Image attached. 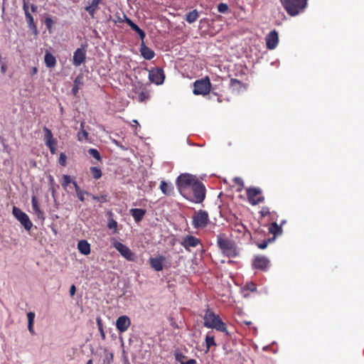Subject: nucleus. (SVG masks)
Listing matches in <instances>:
<instances>
[{"instance_id": "f257e3e1", "label": "nucleus", "mask_w": 364, "mask_h": 364, "mask_svg": "<svg viewBox=\"0 0 364 364\" xmlns=\"http://www.w3.org/2000/svg\"><path fill=\"white\" fill-rule=\"evenodd\" d=\"M217 244L222 253L228 257L234 258L240 254V250L236 243L225 234L217 236Z\"/></svg>"}, {"instance_id": "f03ea898", "label": "nucleus", "mask_w": 364, "mask_h": 364, "mask_svg": "<svg viewBox=\"0 0 364 364\" xmlns=\"http://www.w3.org/2000/svg\"><path fill=\"white\" fill-rule=\"evenodd\" d=\"M205 327L214 328L218 331L228 333L226 324L221 320L219 315L215 314L211 309H208L203 316Z\"/></svg>"}, {"instance_id": "7ed1b4c3", "label": "nucleus", "mask_w": 364, "mask_h": 364, "mask_svg": "<svg viewBox=\"0 0 364 364\" xmlns=\"http://www.w3.org/2000/svg\"><path fill=\"white\" fill-rule=\"evenodd\" d=\"M282 6L291 16H295L304 12L307 6V0H280Z\"/></svg>"}, {"instance_id": "20e7f679", "label": "nucleus", "mask_w": 364, "mask_h": 364, "mask_svg": "<svg viewBox=\"0 0 364 364\" xmlns=\"http://www.w3.org/2000/svg\"><path fill=\"white\" fill-rule=\"evenodd\" d=\"M193 92L196 95H208L211 90V83L208 76L204 78L197 80L193 83Z\"/></svg>"}, {"instance_id": "39448f33", "label": "nucleus", "mask_w": 364, "mask_h": 364, "mask_svg": "<svg viewBox=\"0 0 364 364\" xmlns=\"http://www.w3.org/2000/svg\"><path fill=\"white\" fill-rule=\"evenodd\" d=\"M110 243L112 247H114L122 257L127 259L129 261H134L135 259V255L132 250L126 245L119 242L118 240L115 237H112L110 239Z\"/></svg>"}, {"instance_id": "423d86ee", "label": "nucleus", "mask_w": 364, "mask_h": 364, "mask_svg": "<svg viewBox=\"0 0 364 364\" xmlns=\"http://www.w3.org/2000/svg\"><path fill=\"white\" fill-rule=\"evenodd\" d=\"M198 179L196 176L189 173H181L178 176L176 181V184L179 190L185 189L187 188H192L193 183L197 182Z\"/></svg>"}, {"instance_id": "0eeeda50", "label": "nucleus", "mask_w": 364, "mask_h": 364, "mask_svg": "<svg viewBox=\"0 0 364 364\" xmlns=\"http://www.w3.org/2000/svg\"><path fill=\"white\" fill-rule=\"evenodd\" d=\"M246 192L248 201L252 205H257L264 200V198L262 195V191L259 188H248Z\"/></svg>"}, {"instance_id": "6e6552de", "label": "nucleus", "mask_w": 364, "mask_h": 364, "mask_svg": "<svg viewBox=\"0 0 364 364\" xmlns=\"http://www.w3.org/2000/svg\"><path fill=\"white\" fill-rule=\"evenodd\" d=\"M194 228H205L208 223V214L206 211L200 210L194 213L192 217Z\"/></svg>"}, {"instance_id": "1a4fd4ad", "label": "nucleus", "mask_w": 364, "mask_h": 364, "mask_svg": "<svg viewBox=\"0 0 364 364\" xmlns=\"http://www.w3.org/2000/svg\"><path fill=\"white\" fill-rule=\"evenodd\" d=\"M132 99L136 100L139 102H146L150 98L149 90L141 86L135 87L131 92L129 95Z\"/></svg>"}, {"instance_id": "9d476101", "label": "nucleus", "mask_w": 364, "mask_h": 364, "mask_svg": "<svg viewBox=\"0 0 364 364\" xmlns=\"http://www.w3.org/2000/svg\"><path fill=\"white\" fill-rule=\"evenodd\" d=\"M191 189L193 193V200L196 203H201L205 197V188L203 183L198 180L193 183Z\"/></svg>"}, {"instance_id": "9b49d317", "label": "nucleus", "mask_w": 364, "mask_h": 364, "mask_svg": "<svg viewBox=\"0 0 364 364\" xmlns=\"http://www.w3.org/2000/svg\"><path fill=\"white\" fill-rule=\"evenodd\" d=\"M13 215L18 220L23 228H32L33 224L29 219L28 215L23 212L20 208L14 206L12 210Z\"/></svg>"}, {"instance_id": "f8f14e48", "label": "nucleus", "mask_w": 364, "mask_h": 364, "mask_svg": "<svg viewBox=\"0 0 364 364\" xmlns=\"http://www.w3.org/2000/svg\"><path fill=\"white\" fill-rule=\"evenodd\" d=\"M149 79L151 82L156 85L163 84L165 79L164 70L160 68L151 69L149 73Z\"/></svg>"}, {"instance_id": "ddd939ff", "label": "nucleus", "mask_w": 364, "mask_h": 364, "mask_svg": "<svg viewBox=\"0 0 364 364\" xmlns=\"http://www.w3.org/2000/svg\"><path fill=\"white\" fill-rule=\"evenodd\" d=\"M270 261L264 255H256L252 260V267L254 269L266 271L268 269Z\"/></svg>"}, {"instance_id": "4468645a", "label": "nucleus", "mask_w": 364, "mask_h": 364, "mask_svg": "<svg viewBox=\"0 0 364 364\" xmlns=\"http://www.w3.org/2000/svg\"><path fill=\"white\" fill-rule=\"evenodd\" d=\"M266 45L267 48L269 50L274 49L279 42V36L278 33L273 30L269 33V34L266 36Z\"/></svg>"}, {"instance_id": "2eb2a0df", "label": "nucleus", "mask_w": 364, "mask_h": 364, "mask_svg": "<svg viewBox=\"0 0 364 364\" xmlns=\"http://www.w3.org/2000/svg\"><path fill=\"white\" fill-rule=\"evenodd\" d=\"M269 232L272 235V237L262 241V242L257 243V247L261 249H265L269 242L274 241L275 238L282 234V229H269Z\"/></svg>"}, {"instance_id": "dca6fc26", "label": "nucleus", "mask_w": 364, "mask_h": 364, "mask_svg": "<svg viewBox=\"0 0 364 364\" xmlns=\"http://www.w3.org/2000/svg\"><path fill=\"white\" fill-rule=\"evenodd\" d=\"M131 325V320L127 316H120L116 321V327L119 332L128 330Z\"/></svg>"}, {"instance_id": "f3484780", "label": "nucleus", "mask_w": 364, "mask_h": 364, "mask_svg": "<svg viewBox=\"0 0 364 364\" xmlns=\"http://www.w3.org/2000/svg\"><path fill=\"white\" fill-rule=\"evenodd\" d=\"M186 250H189L190 247H196L200 244V240L197 237L192 235H187L180 242Z\"/></svg>"}, {"instance_id": "a211bd4d", "label": "nucleus", "mask_w": 364, "mask_h": 364, "mask_svg": "<svg viewBox=\"0 0 364 364\" xmlns=\"http://www.w3.org/2000/svg\"><path fill=\"white\" fill-rule=\"evenodd\" d=\"M166 260V257L163 255H159L156 257L150 258L149 264L151 267L157 272H160L163 269V264Z\"/></svg>"}, {"instance_id": "6ab92c4d", "label": "nucleus", "mask_w": 364, "mask_h": 364, "mask_svg": "<svg viewBox=\"0 0 364 364\" xmlns=\"http://www.w3.org/2000/svg\"><path fill=\"white\" fill-rule=\"evenodd\" d=\"M45 144L48 147L56 146L57 140L53 138V133L47 127H43Z\"/></svg>"}, {"instance_id": "aec40b11", "label": "nucleus", "mask_w": 364, "mask_h": 364, "mask_svg": "<svg viewBox=\"0 0 364 364\" xmlns=\"http://www.w3.org/2000/svg\"><path fill=\"white\" fill-rule=\"evenodd\" d=\"M31 203H32V210L35 215L38 218L39 220H44V213L40 209L38 200L35 196H33L31 198Z\"/></svg>"}, {"instance_id": "412c9836", "label": "nucleus", "mask_w": 364, "mask_h": 364, "mask_svg": "<svg viewBox=\"0 0 364 364\" xmlns=\"http://www.w3.org/2000/svg\"><path fill=\"white\" fill-rule=\"evenodd\" d=\"M140 52L141 56L146 60H151L155 56L154 51L145 46L144 42L141 45Z\"/></svg>"}, {"instance_id": "4be33fe9", "label": "nucleus", "mask_w": 364, "mask_h": 364, "mask_svg": "<svg viewBox=\"0 0 364 364\" xmlns=\"http://www.w3.org/2000/svg\"><path fill=\"white\" fill-rule=\"evenodd\" d=\"M85 59V53L81 48H77L73 55V64L76 66L80 65Z\"/></svg>"}, {"instance_id": "5701e85b", "label": "nucleus", "mask_w": 364, "mask_h": 364, "mask_svg": "<svg viewBox=\"0 0 364 364\" xmlns=\"http://www.w3.org/2000/svg\"><path fill=\"white\" fill-rule=\"evenodd\" d=\"M146 213V210L142 208H132L129 210L130 215L134 218L136 222L141 221Z\"/></svg>"}, {"instance_id": "b1692460", "label": "nucleus", "mask_w": 364, "mask_h": 364, "mask_svg": "<svg viewBox=\"0 0 364 364\" xmlns=\"http://www.w3.org/2000/svg\"><path fill=\"white\" fill-rule=\"evenodd\" d=\"M112 21L114 23H122L126 22L127 23V20H131L129 18L127 15L122 11H117L112 17H111Z\"/></svg>"}, {"instance_id": "393cba45", "label": "nucleus", "mask_w": 364, "mask_h": 364, "mask_svg": "<svg viewBox=\"0 0 364 364\" xmlns=\"http://www.w3.org/2000/svg\"><path fill=\"white\" fill-rule=\"evenodd\" d=\"M25 16L28 23V28L31 31H32L33 33L36 36L38 34V30L37 26L34 23L33 17L30 12H26Z\"/></svg>"}, {"instance_id": "a878e982", "label": "nucleus", "mask_w": 364, "mask_h": 364, "mask_svg": "<svg viewBox=\"0 0 364 364\" xmlns=\"http://www.w3.org/2000/svg\"><path fill=\"white\" fill-rule=\"evenodd\" d=\"M160 190L166 196H171L173 192V187L171 183L161 181L160 183Z\"/></svg>"}, {"instance_id": "bb28decb", "label": "nucleus", "mask_w": 364, "mask_h": 364, "mask_svg": "<svg viewBox=\"0 0 364 364\" xmlns=\"http://www.w3.org/2000/svg\"><path fill=\"white\" fill-rule=\"evenodd\" d=\"M127 24L133 31H134L139 35L140 39L143 41L146 36L145 32L142 29H141L136 23H134L132 20H127Z\"/></svg>"}, {"instance_id": "cd10ccee", "label": "nucleus", "mask_w": 364, "mask_h": 364, "mask_svg": "<svg viewBox=\"0 0 364 364\" xmlns=\"http://www.w3.org/2000/svg\"><path fill=\"white\" fill-rule=\"evenodd\" d=\"M45 64L47 68H54L56 64V59L50 52H47L44 57Z\"/></svg>"}, {"instance_id": "c85d7f7f", "label": "nucleus", "mask_w": 364, "mask_h": 364, "mask_svg": "<svg viewBox=\"0 0 364 364\" xmlns=\"http://www.w3.org/2000/svg\"><path fill=\"white\" fill-rule=\"evenodd\" d=\"M77 248L80 253L88 255L90 252V245L86 240H80L78 242Z\"/></svg>"}, {"instance_id": "c756f323", "label": "nucleus", "mask_w": 364, "mask_h": 364, "mask_svg": "<svg viewBox=\"0 0 364 364\" xmlns=\"http://www.w3.org/2000/svg\"><path fill=\"white\" fill-rule=\"evenodd\" d=\"M89 133L84 129L83 124H81V129L77 133V139L81 142H86L88 141Z\"/></svg>"}, {"instance_id": "7c9ffc66", "label": "nucleus", "mask_w": 364, "mask_h": 364, "mask_svg": "<svg viewBox=\"0 0 364 364\" xmlns=\"http://www.w3.org/2000/svg\"><path fill=\"white\" fill-rule=\"evenodd\" d=\"M199 16L198 12L197 10L194 9L190 12H188L186 15V21L189 23H193L195 22Z\"/></svg>"}, {"instance_id": "2f4dec72", "label": "nucleus", "mask_w": 364, "mask_h": 364, "mask_svg": "<svg viewBox=\"0 0 364 364\" xmlns=\"http://www.w3.org/2000/svg\"><path fill=\"white\" fill-rule=\"evenodd\" d=\"M35 318V313L30 311L27 314L28 318V329L31 334H34L33 322Z\"/></svg>"}, {"instance_id": "473e14b6", "label": "nucleus", "mask_w": 364, "mask_h": 364, "mask_svg": "<svg viewBox=\"0 0 364 364\" xmlns=\"http://www.w3.org/2000/svg\"><path fill=\"white\" fill-rule=\"evenodd\" d=\"M92 164L95 165L92 166V178L95 179H99L102 176L101 168L97 163L92 161Z\"/></svg>"}, {"instance_id": "72a5a7b5", "label": "nucleus", "mask_w": 364, "mask_h": 364, "mask_svg": "<svg viewBox=\"0 0 364 364\" xmlns=\"http://www.w3.org/2000/svg\"><path fill=\"white\" fill-rule=\"evenodd\" d=\"M205 341L206 352H208L212 346H216L214 336H210L209 333L206 335Z\"/></svg>"}, {"instance_id": "f704fd0d", "label": "nucleus", "mask_w": 364, "mask_h": 364, "mask_svg": "<svg viewBox=\"0 0 364 364\" xmlns=\"http://www.w3.org/2000/svg\"><path fill=\"white\" fill-rule=\"evenodd\" d=\"M234 232L231 233V236L238 237L239 234H242L243 236H251V233L248 231L247 229H233Z\"/></svg>"}, {"instance_id": "c9c22d12", "label": "nucleus", "mask_w": 364, "mask_h": 364, "mask_svg": "<svg viewBox=\"0 0 364 364\" xmlns=\"http://www.w3.org/2000/svg\"><path fill=\"white\" fill-rule=\"evenodd\" d=\"M103 1L104 0H92V16L97 9H100L101 6L105 8V4Z\"/></svg>"}, {"instance_id": "e433bc0d", "label": "nucleus", "mask_w": 364, "mask_h": 364, "mask_svg": "<svg viewBox=\"0 0 364 364\" xmlns=\"http://www.w3.org/2000/svg\"><path fill=\"white\" fill-rule=\"evenodd\" d=\"M73 186L75 189L76 194H77V196L79 198V200H80L81 201H83L85 200V198H84L85 193L80 190V188L78 186L76 181H73Z\"/></svg>"}, {"instance_id": "4c0bfd02", "label": "nucleus", "mask_w": 364, "mask_h": 364, "mask_svg": "<svg viewBox=\"0 0 364 364\" xmlns=\"http://www.w3.org/2000/svg\"><path fill=\"white\" fill-rule=\"evenodd\" d=\"M73 180L70 178V176L68 175H63V181H62V186L63 188H66L70 183L73 184Z\"/></svg>"}, {"instance_id": "58836bf2", "label": "nucleus", "mask_w": 364, "mask_h": 364, "mask_svg": "<svg viewBox=\"0 0 364 364\" xmlns=\"http://www.w3.org/2000/svg\"><path fill=\"white\" fill-rule=\"evenodd\" d=\"M92 200L100 203H103L107 202V195L102 194L100 196H92Z\"/></svg>"}, {"instance_id": "ea45409f", "label": "nucleus", "mask_w": 364, "mask_h": 364, "mask_svg": "<svg viewBox=\"0 0 364 364\" xmlns=\"http://www.w3.org/2000/svg\"><path fill=\"white\" fill-rule=\"evenodd\" d=\"M218 12L222 13V14L227 13L228 11V4H225V3H220L218 5Z\"/></svg>"}, {"instance_id": "a19ab883", "label": "nucleus", "mask_w": 364, "mask_h": 364, "mask_svg": "<svg viewBox=\"0 0 364 364\" xmlns=\"http://www.w3.org/2000/svg\"><path fill=\"white\" fill-rule=\"evenodd\" d=\"M92 158L97 161L99 163H102L101 155L97 149H92Z\"/></svg>"}, {"instance_id": "79ce46f5", "label": "nucleus", "mask_w": 364, "mask_h": 364, "mask_svg": "<svg viewBox=\"0 0 364 364\" xmlns=\"http://www.w3.org/2000/svg\"><path fill=\"white\" fill-rule=\"evenodd\" d=\"M233 181L235 184L238 185L240 188L237 190L238 191H240L242 188L244 186V181L240 177H235L233 179Z\"/></svg>"}, {"instance_id": "37998d69", "label": "nucleus", "mask_w": 364, "mask_h": 364, "mask_svg": "<svg viewBox=\"0 0 364 364\" xmlns=\"http://www.w3.org/2000/svg\"><path fill=\"white\" fill-rule=\"evenodd\" d=\"M97 322L99 331H100V334H101V337L104 340L105 338V332H104V330H103V328H102V324L100 318H97Z\"/></svg>"}, {"instance_id": "c03bdc74", "label": "nucleus", "mask_w": 364, "mask_h": 364, "mask_svg": "<svg viewBox=\"0 0 364 364\" xmlns=\"http://www.w3.org/2000/svg\"><path fill=\"white\" fill-rule=\"evenodd\" d=\"M53 21L52 20L51 18L47 17L45 19V25L49 31H50V29L53 26Z\"/></svg>"}, {"instance_id": "a18cd8bd", "label": "nucleus", "mask_w": 364, "mask_h": 364, "mask_svg": "<svg viewBox=\"0 0 364 364\" xmlns=\"http://www.w3.org/2000/svg\"><path fill=\"white\" fill-rule=\"evenodd\" d=\"M66 159H67L66 155L64 153H60V157H59V161H58L59 164L61 166H65Z\"/></svg>"}, {"instance_id": "49530a36", "label": "nucleus", "mask_w": 364, "mask_h": 364, "mask_svg": "<svg viewBox=\"0 0 364 364\" xmlns=\"http://www.w3.org/2000/svg\"><path fill=\"white\" fill-rule=\"evenodd\" d=\"M246 287L248 290H250L252 292L256 291L257 290V286L253 282L247 283Z\"/></svg>"}, {"instance_id": "de8ad7c7", "label": "nucleus", "mask_w": 364, "mask_h": 364, "mask_svg": "<svg viewBox=\"0 0 364 364\" xmlns=\"http://www.w3.org/2000/svg\"><path fill=\"white\" fill-rule=\"evenodd\" d=\"M286 223L285 220H282L280 223V225H279L278 223L277 222H272L271 223V225L269 228H282V226L283 225H284V223Z\"/></svg>"}, {"instance_id": "09e8293b", "label": "nucleus", "mask_w": 364, "mask_h": 364, "mask_svg": "<svg viewBox=\"0 0 364 364\" xmlns=\"http://www.w3.org/2000/svg\"><path fill=\"white\" fill-rule=\"evenodd\" d=\"M23 9L24 11L25 14L28 11V4L26 0H23Z\"/></svg>"}, {"instance_id": "8fccbe9b", "label": "nucleus", "mask_w": 364, "mask_h": 364, "mask_svg": "<svg viewBox=\"0 0 364 364\" xmlns=\"http://www.w3.org/2000/svg\"><path fill=\"white\" fill-rule=\"evenodd\" d=\"M76 291V288L74 284L71 285L70 288V294L71 296H74Z\"/></svg>"}, {"instance_id": "3c124183", "label": "nucleus", "mask_w": 364, "mask_h": 364, "mask_svg": "<svg viewBox=\"0 0 364 364\" xmlns=\"http://www.w3.org/2000/svg\"><path fill=\"white\" fill-rule=\"evenodd\" d=\"M117 222L113 220H112L108 224V228H117Z\"/></svg>"}, {"instance_id": "603ef678", "label": "nucleus", "mask_w": 364, "mask_h": 364, "mask_svg": "<svg viewBox=\"0 0 364 364\" xmlns=\"http://www.w3.org/2000/svg\"><path fill=\"white\" fill-rule=\"evenodd\" d=\"M240 81L237 79L232 78L230 80V85L232 86H234L235 85H240Z\"/></svg>"}, {"instance_id": "864d4df0", "label": "nucleus", "mask_w": 364, "mask_h": 364, "mask_svg": "<svg viewBox=\"0 0 364 364\" xmlns=\"http://www.w3.org/2000/svg\"><path fill=\"white\" fill-rule=\"evenodd\" d=\"M181 364H196V361L194 359H190L186 362H183Z\"/></svg>"}, {"instance_id": "5fc2aeb1", "label": "nucleus", "mask_w": 364, "mask_h": 364, "mask_svg": "<svg viewBox=\"0 0 364 364\" xmlns=\"http://www.w3.org/2000/svg\"><path fill=\"white\" fill-rule=\"evenodd\" d=\"M261 213L263 216H267L269 214V210L267 208H263L261 211Z\"/></svg>"}, {"instance_id": "6e6d98bb", "label": "nucleus", "mask_w": 364, "mask_h": 364, "mask_svg": "<svg viewBox=\"0 0 364 364\" xmlns=\"http://www.w3.org/2000/svg\"><path fill=\"white\" fill-rule=\"evenodd\" d=\"M31 10L33 13H35L38 10V6L35 4H31Z\"/></svg>"}, {"instance_id": "4d7b16f0", "label": "nucleus", "mask_w": 364, "mask_h": 364, "mask_svg": "<svg viewBox=\"0 0 364 364\" xmlns=\"http://www.w3.org/2000/svg\"><path fill=\"white\" fill-rule=\"evenodd\" d=\"M48 149H50V153H51L52 154H55V152H56V148H55V146H52V147H50V148H48Z\"/></svg>"}, {"instance_id": "13d9d810", "label": "nucleus", "mask_w": 364, "mask_h": 364, "mask_svg": "<svg viewBox=\"0 0 364 364\" xmlns=\"http://www.w3.org/2000/svg\"><path fill=\"white\" fill-rule=\"evenodd\" d=\"M38 73V69L36 67L32 68L31 74L36 75Z\"/></svg>"}, {"instance_id": "bf43d9fd", "label": "nucleus", "mask_w": 364, "mask_h": 364, "mask_svg": "<svg viewBox=\"0 0 364 364\" xmlns=\"http://www.w3.org/2000/svg\"><path fill=\"white\" fill-rule=\"evenodd\" d=\"M85 10L91 14V4H88L85 6Z\"/></svg>"}, {"instance_id": "052dcab7", "label": "nucleus", "mask_w": 364, "mask_h": 364, "mask_svg": "<svg viewBox=\"0 0 364 364\" xmlns=\"http://www.w3.org/2000/svg\"><path fill=\"white\" fill-rule=\"evenodd\" d=\"M52 230H53V232H54V234H55V235H56V234H57L56 229L53 228V229H52Z\"/></svg>"}, {"instance_id": "680f3d73", "label": "nucleus", "mask_w": 364, "mask_h": 364, "mask_svg": "<svg viewBox=\"0 0 364 364\" xmlns=\"http://www.w3.org/2000/svg\"><path fill=\"white\" fill-rule=\"evenodd\" d=\"M49 181H53V178L51 176H49Z\"/></svg>"}, {"instance_id": "e2e57ef3", "label": "nucleus", "mask_w": 364, "mask_h": 364, "mask_svg": "<svg viewBox=\"0 0 364 364\" xmlns=\"http://www.w3.org/2000/svg\"><path fill=\"white\" fill-rule=\"evenodd\" d=\"M87 154H90V155H91V149H89L87 150Z\"/></svg>"}, {"instance_id": "0e129e2a", "label": "nucleus", "mask_w": 364, "mask_h": 364, "mask_svg": "<svg viewBox=\"0 0 364 364\" xmlns=\"http://www.w3.org/2000/svg\"><path fill=\"white\" fill-rule=\"evenodd\" d=\"M26 230L28 232V233H29V234H31V230L32 229L28 228V229H26Z\"/></svg>"}, {"instance_id": "69168bd1", "label": "nucleus", "mask_w": 364, "mask_h": 364, "mask_svg": "<svg viewBox=\"0 0 364 364\" xmlns=\"http://www.w3.org/2000/svg\"><path fill=\"white\" fill-rule=\"evenodd\" d=\"M87 364H91V359H89L87 362Z\"/></svg>"}, {"instance_id": "338daca9", "label": "nucleus", "mask_w": 364, "mask_h": 364, "mask_svg": "<svg viewBox=\"0 0 364 364\" xmlns=\"http://www.w3.org/2000/svg\"><path fill=\"white\" fill-rule=\"evenodd\" d=\"M76 90H77V88H75V87H73V92H76Z\"/></svg>"}, {"instance_id": "774afa93", "label": "nucleus", "mask_w": 364, "mask_h": 364, "mask_svg": "<svg viewBox=\"0 0 364 364\" xmlns=\"http://www.w3.org/2000/svg\"><path fill=\"white\" fill-rule=\"evenodd\" d=\"M133 122H134V124H136V123L138 124L136 120H134Z\"/></svg>"}]
</instances>
